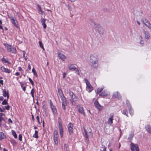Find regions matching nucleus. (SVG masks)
Returning <instances> with one entry per match:
<instances>
[{"mask_svg": "<svg viewBox=\"0 0 151 151\" xmlns=\"http://www.w3.org/2000/svg\"><path fill=\"white\" fill-rule=\"evenodd\" d=\"M6 136L2 132L0 133V140H2L3 139L5 138Z\"/></svg>", "mask_w": 151, "mask_h": 151, "instance_id": "nucleus-25", "label": "nucleus"}, {"mask_svg": "<svg viewBox=\"0 0 151 151\" xmlns=\"http://www.w3.org/2000/svg\"><path fill=\"white\" fill-rule=\"evenodd\" d=\"M53 137H58V133L57 131L55 130L54 132Z\"/></svg>", "mask_w": 151, "mask_h": 151, "instance_id": "nucleus-42", "label": "nucleus"}, {"mask_svg": "<svg viewBox=\"0 0 151 151\" xmlns=\"http://www.w3.org/2000/svg\"><path fill=\"white\" fill-rule=\"evenodd\" d=\"M26 86H24L23 88V90L24 91H25L26 90Z\"/></svg>", "mask_w": 151, "mask_h": 151, "instance_id": "nucleus-63", "label": "nucleus"}, {"mask_svg": "<svg viewBox=\"0 0 151 151\" xmlns=\"http://www.w3.org/2000/svg\"><path fill=\"white\" fill-rule=\"evenodd\" d=\"M32 72L33 73L34 75H35L36 77H37L38 75L36 71V70H35L34 68H33L32 69Z\"/></svg>", "mask_w": 151, "mask_h": 151, "instance_id": "nucleus-41", "label": "nucleus"}, {"mask_svg": "<svg viewBox=\"0 0 151 151\" xmlns=\"http://www.w3.org/2000/svg\"><path fill=\"white\" fill-rule=\"evenodd\" d=\"M114 116V114L113 113H111L110 114L109 118L108 119L107 121L108 124L110 125L112 124Z\"/></svg>", "mask_w": 151, "mask_h": 151, "instance_id": "nucleus-10", "label": "nucleus"}, {"mask_svg": "<svg viewBox=\"0 0 151 151\" xmlns=\"http://www.w3.org/2000/svg\"><path fill=\"white\" fill-rule=\"evenodd\" d=\"M68 68L71 71H74V70L76 68L74 64H70L68 65Z\"/></svg>", "mask_w": 151, "mask_h": 151, "instance_id": "nucleus-15", "label": "nucleus"}, {"mask_svg": "<svg viewBox=\"0 0 151 151\" xmlns=\"http://www.w3.org/2000/svg\"><path fill=\"white\" fill-rule=\"evenodd\" d=\"M3 96L4 97H7V99L9 98V91L7 90V91L5 89L3 90Z\"/></svg>", "mask_w": 151, "mask_h": 151, "instance_id": "nucleus-13", "label": "nucleus"}, {"mask_svg": "<svg viewBox=\"0 0 151 151\" xmlns=\"http://www.w3.org/2000/svg\"><path fill=\"white\" fill-rule=\"evenodd\" d=\"M58 54L60 58L63 61H64L66 59L65 56L61 53L59 52Z\"/></svg>", "mask_w": 151, "mask_h": 151, "instance_id": "nucleus-18", "label": "nucleus"}, {"mask_svg": "<svg viewBox=\"0 0 151 151\" xmlns=\"http://www.w3.org/2000/svg\"><path fill=\"white\" fill-rule=\"evenodd\" d=\"M37 6L39 9V13L41 14H43L44 13V12L42 10L41 7L39 5H38Z\"/></svg>", "mask_w": 151, "mask_h": 151, "instance_id": "nucleus-29", "label": "nucleus"}, {"mask_svg": "<svg viewBox=\"0 0 151 151\" xmlns=\"http://www.w3.org/2000/svg\"><path fill=\"white\" fill-rule=\"evenodd\" d=\"M58 137H53L54 141L55 144L56 145H58Z\"/></svg>", "mask_w": 151, "mask_h": 151, "instance_id": "nucleus-35", "label": "nucleus"}, {"mask_svg": "<svg viewBox=\"0 0 151 151\" xmlns=\"http://www.w3.org/2000/svg\"><path fill=\"white\" fill-rule=\"evenodd\" d=\"M1 69L2 71L4 72L7 73H10L11 72V70L10 69H9L7 68H5L4 66H2L1 67Z\"/></svg>", "mask_w": 151, "mask_h": 151, "instance_id": "nucleus-17", "label": "nucleus"}, {"mask_svg": "<svg viewBox=\"0 0 151 151\" xmlns=\"http://www.w3.org/2000/svg\"><path fill=\"white\" fill-rule=\"evenodd\" d=\"M58 123L59 124V132L61 137L63 136V128L62 124L61 119L60 117L58 118Z\"/></svg>", "mask_w": 151, "mask_h": 151, "instance_id": "nucleus-3", "label": "nucleus"}, {"mask_svg": "<svg viewBox=\"0 0 151 151\" xmlns=\"http://www.w3.org/2000/svg\"><path fill=\"white\" fill-rule=\"evenodd\" d=\"M63 78H65L66 77V73H63Z\"/></svg>", "mask_w": 151, "mask_h": 151, "instance_id": "nucleus-57", "label": "nucleus"}, {"mask_svg": "<svg viewBox=\"0 0 151 151\" xmlns=\"http://www.w3.org/2000/svg\"><path fill=\"white\" fill-rule=\"evenodd\" d=\"M41 21L42 25L43 26L44 29H46L47 27V25L45 24V19L44 18H42Z\"/></svg>", "mask_w": 151, "mask_h": 151, "instance_id": "nucleus-21", "label": "nucleus"}, {"mask_svg": "<svg viewBox=\"0 0 151 151\" xmlns=\"http://www.w3.org/2000/svg\"><path fill=\"white\" fill-rule=\"evenodd\" d=\"M113 96L115 98L118 99L121 98V96L118 92H115L113 94Z\"/></svg>", "mask_w": 151, "mask_h": 151, "instance_id": "nucleus-23", "label": "nucleus"}, {"mask_svg": "<svg viewBox=\"0 0 151 151\" xmlns=\"http://www.w3.org/2000/svg\"><path fill=\"white\" fill-rule=\"evenodd\" d=\"M145 128L146 130L150 134H151V126L149 125L145 126Z\"/></svg>", "mask_w": 151, "mask_h": 151, "instance_id": "nucleus-20", "label": "nucleus"}, {"mask_svg": "<svg viewBox=\"0 0 151 151\" xmlns=\"http://www.w3.org/2000/svg\"><path fill=\"white\" fill-rule=\"evenodd\" d=\"M28 69H29V70H30L31 69V66L30 65L29 63L28 64Z\"/></svg>", "mask_w": 151, "mask_h": 151, "instance_id": "nucleus-56", "label": "nucleus"}, {"mask_svg": "<svg viewBox=\"0 0 151 151\" xmlns=\"http://www.w3.org/2000/svg\"><path fill=\"white\" fill-rule=\"evenodd\" d=\"M127 105L129 109V114L132 116L133 114L134 111L133 109L132 108L130 104L128 105L127 102Z\"/></svg>", "mask_w": 151, "mask_h": 151, "instance_id": "nucleus-19", "label": "nucleus"}, {"mask_svg": "<svg viewBox=\"0 0 151 151\" xmlns=\"http://www.w3.org/2000/svg\"><path fill=\"white\" fill-rule=\"evenodd\" d=\"M50 104L51 109L52 111L53 114H56L57 112V110L55 106L54 105H53L52 102L51 100H50Z\"/></svg>", "mask_w": 151, "mask_h": 151, "instance_id": "nucleus-11", "label": "nucleus"}, {"mask_svg": "<svg viewBox=\"0 0 151 151\" xmlns=\"http://www.w3.org/2000/svg\"><path fill=\"white\" fill-rule=\"evenodd\" d=\"M99 96H108L109 95L106 93L105 91H103L101 94H99Z\"/></svg>", "mask_w": 151, "mask_h": 151, "instance_id": "nucleus-30", "label": "nucleus"}, {"mask_svg": "<svg viewBox=\"0 0 151 151\" xmlns=\"http://www.w3.org/2000/svg\"><path fill=\"white\" fill-rule=\"evenodd\" d=\"M68 130L69 134L71 135L73 132V125L71 123H70L68 125Z\"/></svg>", "mask_w": 151, "mask_h": 151, "instance_id": "nucleus-8", "label": "nucleus"}, {"mask_svg": "<svg viewBox=\"0 0 151 151\" xmlns=\"http://www.w3.org/2000/svg\"><path fill=\"white\" fill-rule=\"evenodd\" d=\"M3 97H0V101H3Z\"/></svg>", "mask_w": 151, "mask_h": 151, "instance_id": "nucleus-64", "label": "nucleus"}, {"mask_svg": "<svg viewBox=\"0 0 151 151\" xmlns=\"http://www.w3.org/2000/svg\"><path fill=\"white\" fill-rule=\"evenodd\" d=\"M142 21L146 27L149 29H151V24L148 20L146 19L143 18L142 19Z\"/></svg>", "mask_w": 151, "mask_h": 151, "instance_id": "nucleus-7", "label": "nucleus"}, {"mask_svg": "<svg viewBox=\"0 0 151 151\" xmlns=\"http://www.w3.org/2000/svg\"><path fill=\"white\" fill-rule=\"evenodd\" d=\"M12 135L14 136V137L15 138H17V135L15 132L14 131L12 130Z\"/></svg>", "mask_w": 151, "mask_h": 151, "instance_id": "nucleus-43", "label": "nucleus"}, {"mask_svg": "<svg viewBox=\"0 0 151 151\" xmlns=\"http://www.w3.org/2000/svg\"><path fill=\"white\" fill-rule=\"evenodd\" d=\"M4 45L9 52L14 54L16 53L17 50L16 49L13 47H12L11 45L6 43H4Z\"/></svg>", "mask_w": 151, "mask_h": 151, "instance_id": "nucleus-2", "label": "nucleus"}, {"mask_svg": "<svg viewBox=\"0 0 151 151\" xmlns=\"http://www.w3.org/2000/svg\"><path fill=\"white\" fill-rule=\"evenodd\" d=\"M122 113L123 114L126 115L127 117H128V112L127 110L125 109L123 110Z\"/></svg>", "mask_w": 151, "mask_h": 151, "instance_id": "nucleus-39", "label": "nucleus"}, {"mask_svg": "<svg viewBox=\"0 0 151 151\" xmlns=\"http://www.w3.org/2000/svg\"><path fill=\"white\" fill-rule=\"evenodd\" d=\"M60 98L62 100V102H67L66 100V98L64 96L60 97Z\"/></svg>", "mask_w": 151, "mask_h": 151, "instance_id": "nucleus-38", "label": "nucleus"}, {"mask_svg": "<svg viewBox=\"0 0 151 151\" xmlns=\"http://www.w3.org/2000/svg\"><path fill=\"white\" fill-rule=\"evenodd\" d=\"M63 3L64 4L65 6L68 8V9L70 11H72V9L71 6L69 4H67L65 2H63Z\"/></svg>", "mask_w": 151, "mask_h": 151, "instance_id": "nucleus-28", "label": "nucleus"}, {"mask_svg": "<svg viewBox=\"0 0 151 151\" xmlns=\"http://www.w3.org/2000/svg\"><path fill=\"white\" fill-rule=\"evenodd\" d=\"M39 43L40 47H43V44L42 43V41H39Z\"/></svg>", "mask_w": 151, "mask_h": 151, "instance_id": "nucleus-50", "label": "nucleus"}, {"mask_svg": "<svg viewBox=\"0 0 151 151\" xmlns=\"http://www.w3.org/2000/svg\"><path fill=\"white\" fill-rule=\"evenodd\" d=\"M11 142L12 143H13V144H16V142L14 140H11Z\"/></svg>", "mask_w": 151, "mask_h": 151, "instance_id": "nucleus-55", "label": "nucleus"}, {"mask_svg": "<svg viewBox=\"0 0 151 151\" xmlns=\"http://www.w3.org/2000/svg\"><path fill=\"white\" fill-rule=\"evenodd\" d=\"M85 82L86 85L87 89L89 92H91L93 89L92 86L91 85L89 82L86 79H85Z\"/></svg>", "mask_w": 151, "mask_h": 151, "instance_id": "nucleus-4", "label": "nucleus"}, {"mask_svg": "<svg viewBox=\"0 0 151 151\" xmlns=\"http://www.w3.org/2000/svg\"><path fill=\"white\" fill-rule=\"evenodd\" d=\"M139 39L140 40V43L141 45H143L144 44V41L142 40V37L141 36L139 37Z\"/></svg>", "mask_w": 151, "mask_h": 151, "instance_id": "nucleus-45", "label": "nucleus"}, {"mask_svg": "<svg viewBox=\"0 0 151 151\" xmlns=\"http://www.w3.org/2000/svg\"><path fill=\"white\" fill-rule=\"evenodd\" d=\"M3 81L2 80H0V83L2 85H3L4 84V83H3Z\"/></svg>", "mask_w": 151, "mask_h": 151, "instance_id": "nucleus-59", "label": "nucleus"}, {"mask_svg": "<svg viewBox=\"0 0 151 151\" xmlns=\"http://www.w3.org/2000/svg\"><path fill=\"white\" fill-rule=\"evenodd\" d=\"M3 121H5V119L2 117L0 116V126H1V122Z\"/></svg>", "mask_w": 151, "mask_h": 151, "instance_id": "nucleus-46", "label": "nucleus"}, {"mask_svg": "<svg viewBox=\"0 0 151 151\" xmlns=\"http://www.w3.org/2000/svg\"><path fill=\"white\" fill-rule=\"evenodd\" d=\"M99 58L98 55L93 54L91 55L90 57V62L91 64V66L94 68H97L98 66Z\"/></svg>", "mask_w": 151, "mask_h": 151, "instance_id": "nucleus-1", "label": "nucleus"}, {"mask_svg": "<svg viewBox=\"0 0 151 151\" xmlns=\"http://www.w3.org/2000/svg\"><path fill=\"white\" fill-rule=\"evenodd\" d=\"M35 92V91L34 88H32L31 90V91L30 92V94L31 95V96L33 98V99H34L35 98L34 95V93Z\"/></svg>", "mask_w": 151, "mask_h": 151, "instance_id": "nucleus-33", "label": "nucleus"}, {"mask_svg": "<svg viewBox=\"0 0 151 151\" xmlns=\"http://www.w3.org/2000/svg\"><path fill=\"white\" fill-rule=\"evenodd\" d=\"M74 71H75V73L78 75H80V73L78 70V69L77 68H76Z\"/></svg>", "mask_w": 151, "mask_h": 151, "instance_id": "nucleus-47", "label": "nucleus"}, {"mask_svg": "<svg viewBox=\"0 0 151 151\" xmlns=\"http://www.w3.org/2000/svg\"><path fill=\"white\" fill-rule=\"evenodd\" d=\"M36 119L37 120V122H38V123L39 124H40V118L38 116H37L36 117Z\"/></svg>", "mask_w": 151, "mask_h": 151, "instance_id": "nucleus-54", "label": "nucleus"}, {"mask_svg": "<svg viewBox=\"0 0 151 151\" xmlns=\"http://www.w3.org/2000/svg\"><path fill=\"white\" fill-rule=\"evenodd\" d=\"M3 105H6L8 104L7 100L5 99L2 102Z\"/></svg>", "mask_w": 151, "mask_h": 151, "instance_id": "nucleus-48", "label": "nucleus"}, {"mask_svg": "<svg viewBox=\"0 0 151 151\" xmlns=\"http://www.w3.org/2000/svg\"><path fill=\"white\" fill-rule=\"evenodd\" d=\"M4 107L7 110H9V109L10 106L9 105H8L7 106H4Z\"/></svg>", "mask_w": 151, "mask_h": 151, "instance_id": "nucleus-52", "label": "nucleus"}, {"mask_svg": "<svg viewBox=\"0 0 151 151\" xmlns=\"http://www.w3.org/2000/svg\"><path fill=\"white\" fill-rule=\"evenodd\" d=\"M18 70L19 71H22V68L21 67H19L18 68Z\"/></svg>", "mask_w": 151, "mask_h": 151, "instance_id": "nucleus-58", "label": "nucleus"}, {"mask_svg": "<svg viewBox=\"0 0 151 151\" xmlns=\"http://www.w3.org/2000/svg\"><path fill=\"white\" fill-rule=\"evenodd\" d=\"M5 115L4 114L0 113V116H1V117H2L3 116H4Z\"/></svg>", "mask_w": 151, "mask_h": 151, "instance_id": "nucleus-62", "label": "nucleus"}, {"mask_svg": "<svg viewBox=\"0 0 151 151\" xmlns=\"http://www.w3.org/2000/svg\"><path fill=\"white\" fill-rule=\"evenodd\" d=\"M94 104L96 107L99 111H101L103 109L102 106L99 104L98 101H96L94 103Z\"/></svg>", "mask_w": 151, "mask_h": 151, "instance_id": "nucleus-12", "label": "nucleus"}, {"mask_svg": "<svg viewBox=\"0 0 151 151\" xmlns=\"http://www.w3.org/2000/svg\"><path fill=\"white\" fill-rule=\"evenodd\" d=\"M88 129V130L89 131V132L88 133L86 131L85 129H84V132L85 133V135L86 136V138L87 140H88V138L89 137H93V134L91 132V130L90 128H89Z\"/></svg>", "mask_w": 151, "mask_h": 151, "instance_id": "nucleus-6", "label": "nucleus"}, {"mask_svg": "<svg viewBox=\"0 0 151 151\" xmlns=\"http://www.w3.org/2000/svg\"><path fill=\"white\" fill-rule=\"evenodd\" d=\"M22 135L21 134H19V139L20 141H22Z\"/></svg>", "mask_w": 151, "mask_h": 151, "instance_id": "nucleus-53", "label": "nucleus"}, {"mask_svg": "<svg viewBox=\"0 0 151 151\" xmlns=\"http://www.w3.org/2000/svg\"><path fill=\"white\" fill-rule=\"evenodd\" d=\"M29 81L30 83H31L32 85V86H33L34 85V83L33 81L32 80V79L30 78H29Z\"/></svg>", "mask_w": 151, "mask_h": 151, "instance_id": "nucleus-49", "label": "nucleus"}, {"mask_svg": "<svg viewBox=\"0 0 151 151\" xmlns=\"http://www.w3.org/2000/svg\"><path fill=\"white\" fill-rule=\"evenodd\" d=\"M69 93L71 99H78V98L76 97V96L74 94L72 91L69 90Z\"/></svg>", "mask_w": 151, "mask_h": 151, "instance_id": "nucleus-16", "label": "nucleus"}, {"mask_svg": "<svg viewBox=\"0 0 151 151\" xmlns=\"http://www.w3.org/2000/svg\"><path fill=\"white\" fill-rule=\"evenodd\" d=\"M2 22L1 20H0V29L3 30V27L2 26Z\"/></svg>", "mask_w": 151, "mask_h": 151, "instance_id": "nucleus-51", "label": "nucleus"}, {"mask_svg": "<svg viewBox=\"0 0 151 151\" xmlns=\"http://www.w3.org/2000/svg\"><path fill=\"white\" fill-rule=\"evenodd\" d=\"M144 33L145 35V39L148 40L150 38V34L149 33L147 32L144 31Z\"/></svg>", "mask_w": 151, "mask_h": 151, "instance_id": "nucleus-24", "label": "nucleus"}, {"mask_svg": "<svg viewBox=\"0 0 151 151\" xmlns=\"http://www.w3.org/2000/svg\"><path fill=\"white\" fill-rule=\"evenodd\" d=\"M8 121L9 123H12L13 122L12 121L10 118L8 119Z\"/></svg>", "mask_w": 151, "mask_h": 151, "instance_id": "nucleus-60", "label": "nucleus"}, {"mask_svg": "<svg viewBox=\"0 0 151 151\" xmlns=\"http://www.w3.org/2000/svg\"><path fill=\"white\" fill-rule=\"evenodd\" d=\"M100 151H106V147L102 145V147H101Z\"/></svg>", "mask_w": 151, "mask_h": 151, "instance_id": "nucleus-40", "label": "nucleus"}, {"mask_svg": "<svg viewBox=\"0 0 151 151\" xmlns=\"http://www.w3.org/2000/svg\"><path fill=\"white\" fill-rule=\"evenodd\" d=\"M134 136V133L133 132H131L129 134V137L128 138L129 140H131Z\"/></svg>", "mask_w": 151, "mask_h": 151, "instance_id": "nucleus-27", "label": "nucleus"}, {"mask_svg": "<svg viewBox=\"0 0 151 151\" xmlns=\"http://www.w3.org/2000/svg\"><path fill=\"white\" fill-rule=\"evenodd\" d=\"M78 99H70V101L73 105H76V103L75 102V101H76Z\"/></svg>", "mask_w": 151, "mask_h": 151, "instance_id": "nucleus-36", "label": "nucleus"}, {"mask_svg": "<svg viewBox=\"0 0 151 151\" xmlns=\"http://www.w3.org/2000/svg\"><path fill=\"white\" fill-rule=\"evenodd\" d=\"M15 75L17 76H18L20 75V73L19 72H16L15 73Z\"/></svg>", "mask_w": 151, "mask_h": 151, "instance_id": "nucleus-61", "label": "nucleus"}, {"mask_svg": "<svg viewBox=\"0 0 151 151\" xmlns=\"http://www.w3.org/2000/svg\"><path fill=\"white\" fill-rule=\"evenodd\" d=\"M11 20L12 23L16 27H18V22L16 19H14L13 18H11Z\"/></svg>", "mask_w": 151, "mask_h": 151, "instance_id": "nucleus-14", "label": "nucleus"}, {"mask_svg": "<svg viewBox=\"0 0 151 151\" xmlns=\"http://www.w3.org/2000/svg\"><path fill=\"white\" fill-rule=\"evenodd\" d=\"M23 57L25 59V60H27V58L26 56H25V53L26 52L25 51H23Z\"/></svg>", "mask_w": 151, "mask_h": 151, "instance_id": "nucleus-44", "label": "nucleus"}, {"mask_svg": "<svg viewBox=\"0 0 151 151\" xmlns=\"http://www.w3.org/2000/svg\"><path fill=\"white\" fill-rule=\"evenodd\" d=\"M96 29L98 30L99 33L100 34L103 35V28L101 27L99 24L96 25L95 27Z\"/></svg>", "mask_w": 151, "mask_h": 151, "instance_id": "nucleus-9", "label": "nucleus"}, {"mask_svg": "<svg viewBox=\"0 0 151 151\" xmlns=\"http://www.w3.org/2000/svg\"><path fill=\"white\" fill-rule=\"evenodd\" d=\"M130 148L132 151H139V148L138 145L133 143L130 144Z\"/></svg>", "mask_w": 151, "mask_h": 151, "instance_id": "nucleus-5", "label": "nucleus"}, {"mask_svg": "<svg viewBox=\"0 0 151 151\" xmlns=\"http://www.w3.org/2000/svg\"><path fill=\"white\" fill-rule=\"evenodd\" d=\"M1 60L5 63H8V64L10 63V62L9 61L8 59H5L4 57L1 59Z\"/></svg>", "mask_w": 151, "mask_h": 151, "instance_id": "nucleus-31", "label": "nucleus"}, {"mask_svg": "<svg viewBox=\"0 0 151 151\" xmlns=\"http://www.w3.org/2000/svg\"><path fill=\"white\" fill-rule=\"evenodd\" d=\"M62 106L63 109L65 110L66 109V106H67L68 102H62Z\"/></svg>", "mask_w": 151, "mask_h": 151, "instance_id": "nucleus-26", "label": "nucleus"}, {"mask_svg": "<svg viewBox=\"0 0 151 151\" xmlns=\"http://www.w3.org/2000/svg\"><path fill=\"white\" fill-rule=\"evenodd\" d=\"M78 112L84 116L85 115V114L83 108L82 107H80L78 110Z\"/></svg>", "mask_w": 151, "mask_h": 151, "instance_id": "nucleus-22", "label": "nucleus"}, {"mask_svg": "<svg viewBox=\"0 0 151 151\" xmlns=\"http://www.w3.org/2000/svg\"><path fill=\"white\" fill-rule=\"evenodd\" d=\"M33 137L37 139L38 138V132L37 131L35 130V133L33 135Z\"/></svg>", "mask_w": 151, "mask_h": 151, "instance_id": "nucleus-32", "label": "nucleus"}, {"mask_svg": "<svg viewBox=\"0 0 151 151\" xmlns=\"http://www.w3.org/2000/svg\"><path fill=\"white\" fill-rule=\"evenodd\" d=\"M104 88V87H103L101 88H98L97 90L96 93L99 94L102 91Z\"/></svg>", "mask_w": 151, "mask_h": 151, "instance_id": "nucleus-37", "label": "nucleus"}, {"mask_svg": "<svg viewBox=\"0 0 151 151\" xmlns=\"http://www.w3.org/2000/svg\"><path fill=\"white\" fill-rule=\"evenodd\" d=\"M58 92L59 93V96L60 97L64 96L62 90L60 89H59L58 90Z\"/></svg>", "mask_w": 151, "mask_h": 151, "instance_id": "nucleus-34", "label": "nucleus"}]
</instances>
